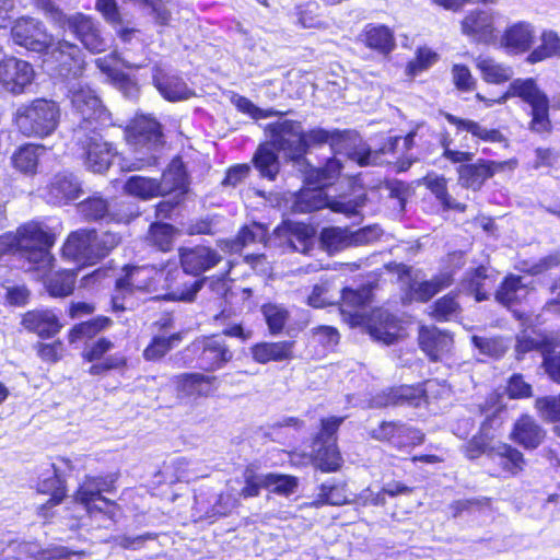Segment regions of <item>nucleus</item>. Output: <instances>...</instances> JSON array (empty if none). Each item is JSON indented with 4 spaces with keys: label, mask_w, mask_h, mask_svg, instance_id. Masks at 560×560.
I'll return each instance as SVG.
<instances>
[{
    "label": "nucleus",
    "mask_w": 560,
    "mask_h": 560,
    "mask_svg": "<svg viewBox=\"0 0 560 560\" xmlns=\"http://www.w3.org/2000/svg\"><path fill=\"white\" fill-rule=\"evenodd\" d=\"M70 94L79 120L73 129L72 149H75L86 168L94 173H103L108 170L116 154V149L103 141L100 132L104 127L112 125L110 114L88 85L80 82L73 84Z\"/></svg>",
    "instance_id": "f257e3e1"
},
{
    "label": "nucleus",
    "mask_w": 560,
    "mask_h": 560,
    "mask_svg": "<svg viewBox=\"0 0 560 560\" xmlns=\"http://www.w3.org/2000/svg\"><path fill=\"white\" fill-rule=\"evenodd\" d=\"M179 259L183 269H170L165 275V298L171 301L190 302L202 288L205 279H191L188 275H202L217 266L222 257L215 249L199 245L180 248Z\"/></svg>",
    "instance_id": "f03ea898"
},
{
    "label": "nucleus",
    "mask_w": 560,
    "mask_h": 560,
    "mask_svg": "<svg viewBox=\"0 0 560 560\" xmlns=\"http://www.w3.org/2000/svg\"><path fill=\"white\" fill-rule=\"evenodd\" d=\"M55 240V234L46 223L27 222L15 233L9 232L0 236V258L5 254H19L35 269L45 272L52 265L50 248Z\"/></svg>",
    "instance_id": "7ed1b4c3"
},
{
    "label": "nucleus",
    "mask_w": 560,
    "mask_h": 560,
    "mask_svg": "<svg viewBox=\"0 0 560 560\" xmlns=\"http://www.w3.org/2000/svg\"><path fill=\"white\" fill-rule=\"evenodd\" d=\"M272 143L278 147L284 156L292 161H300L308 148L328 143L332 151L340 152L346 149V132L314 128L303 131L300 122L283 120L271 124Z\"/></svg>",
    "instance_id": "20e7f679"
},
{
    "label": "nucleus",
    "mask_w": 560,
    "mask_h": 560,
    "mask_svg": "<svg viewBox=\"0 0 560 560\" xmlns=\"http://www.w3.org/2000/svg\"><path fill=\"white\" fill-rule=\"evenodd\" d=\"M119 242L120 237L116 233L81 230L69 235L62 254L78 264L94 265L107 256Z\"/></svg>",
    "instance_id": "39448f33"
},
{
    "label": "nucleus",
    "mask_w": 560,
    "mask_h": 560,
    "mask_svg": "<svg viewBox=\"0 0 560 560\" xmlns=\"http://www.w3.org/2000/svg\"><path fill=\"white\" fill-rule=\"evenodd\" d=\"M60 108L54 101L37 98L16 110L15 122L26 137L45 138L58 127Z\"/></svg>",
    "instance_id": "423d86ee"
},
{
    "label": "nucleus",
    "mask_w": 560,
    "mask_h": 560,
    "mask_svg": "<svg viewBox=\"0 0 560 560\" xmlns=\"http://www.w3.org/2000/svg\"><path fill=\"white\" fill-rule=\"evenodd\" d=\"M509 97H520L530 105L533 116L530 127L533 130L537 132L547 130L549 126V100L537 86L534 79L527 78L513 80L510 83L508 91L498 101V103H503Z\"/></svg>",
    "instance_id": "0eeeda50"
},
{
    "label": "nucleus",
    "mask_w": 560,
    "mask_h": 560,
    "mask_svg": "<svg viewBox=\"0 0 560 560\" xmlns=\"http://www.w3.org/2000/svg\"><path fill=\"white\" fill-rule=\"evenodd\" d=\"M343 420V417L323 419L320 431L314 439L313 464L323 472L337 471L342 465V458L336 444V433Z\"/></svg>",
    "instance_id": "6e6552de"
},
{
    "label": "nucleus",
    "mask_w": 560,
    "mask_h": 560,
    "mask_svg": "<svg viewBox=\"0 0 560 560\" xmlns=\"http://www.w3.org/2000/svg\"><path fill=\"white\" fill-rule=\"evenodd\" d=\"M112 476H86L75 492V501L83 504L88 513H104L109 520L116 517L117 504L103 497L104 492L114 489Z\"/></svg>",
    "instance_id": "1a4fd4ad"
},
{
    "label": "nucleus",
    "mask_w": 560,
    "mask_h": 560,
    "mask_svg": "<svg viewBox=\"0 0 560 560\" xmlns=\"http://www.w3.org/2000/svg\"><path fill=\"white\" fill-rule=\"evenodd\" d=\"M78 210L85 220L105 223H129L139 215L138 208L126 201L109 203L101 196H92L78 205Z\"/></svg>",
    "instance_id": "9d476101"
},
{
    "label": "nucleus",
    "mask_w": 560,
    "mask_h": 560,
    "mask_svg": "<svg viewBox=\"0 0 560 560\" xmlns=\"http://www.w3.org/2000/svg\"><path fill=\"white\" fill-rule=\"evenodd\" d=\"M59 23L63 28L69 30L84 48L92 54H100L106 50L108 42L103 36L100 22L92 16L83 13L72 15L59 13Z\"/></svg>",
    "instance_id": "9b49d317"
},
{
    "label": "nucleus",
    "mask_w": 560,
    "mask_h": 560,
    "mask_svg": "<svg viewBox=\"0 0 560 560\" xmlns=\"http://www.w3.org/2000/svg\"><path fill=\"white\" fill-rule=\"evenodd\" d=\"M186 350L199 352L197 364L206 372L223 369L233 358V352L220 336L197 339Z\"/></svg>",
    "instance_id": "f8f14e48"
},
{
    "label": "nucleus",
    "mask_w": 560,
    "mask_h": 560,
    "mask_svg": "<svg viewBox=\"0 0 560 560\" xmlns=\"http://www.w3.org/2000/svg\"><path fill=\"white\" fill-rule=\"evenodd\" d=\"M11 37L14 44L35 52L49 49L52 36L47 32L43 22L28 16L18 19L12 28Z\"/></svg>",
    "instance_id": "ddd939ff"
},
{
    "label": "nucleus",
    "mask_w": 560,
    "mask_h": 560,
    "mask_svg": "<svg viewBox=\"0 0 560 560\" xmlns=\"http://www.w3.org/2000/svg\"><path fill=\"white\" fill-rule=\"evenodd\" d=\"M324 187L315 185L313 188H304L296 196L292 203V211L295 213H308L325 207H329L335 212L345 213L347 217H353L358 213L357 205L352 201L335 200L328 202Z\"/></svg>",
    "instance_id": "4468645a"
},
{
    "label": "nucleus",
    "mask_w": 560,
    "mask_h": 560,
    "mask_svg": "<svg viewBox=\"0 0 560 560\" xmlns=\"http://www.w3.org/2000/svg\"><path fill=\"white\" fill-rule=\"evenodd\" d=\"M34 78L33 66L25 60L9 57L0 61V88L12 95L25 93Z\"/></svg>",
    "instance_id": "2eb2a0df"
},
{
    "label": "nucleus",
    "mask_w": 560,
    "mask_h": 560,
    "mask_svg": "<svg viewBox=\"0 0 560 560\" xmlns=\"http://www.w3.org/2000/svg\"><path fill=\"white\" fill-rule=\"evenodd\" d=\"M127 141L136 150L145 149L152 152L163 143V132L160 122L145 115L137 116L126 131Z\"/></svg>",
    "instance_id": "dca6fc26"
},
{
    "label": "nucleus",
    "mask_w": 560,
    "mask_h": 560,
    "mask_svg": "<svg viewBox=\"0 0 560 560\" xmlns=\"http://www.w3.org/2000/svg\"><path fill=\"white\" fill-rule=\"evenodd\" d=\"M47 51L48 60L55 63V70L59 75L69 78L78 77L83 69L84 59L81 48L68 40L60 39L52 43Z\"/></svg>",
    "instance_id": "f3484780"
},
{
    "label": "nucleus",
    "mask_w": 560,
    "mask_h": 560,
    "mask_svg": "<svg viewBox=\"0 0 560 560\" xmlns=\"http://www.w3.org/2000/svg\"><path fill=\"white\" fill-rule=\"evenodd\" d=\"M179 399L196 400L211 396L219 388L218 377L200 372L182 373L172 378Z\"/></svg>",
    "instance_id": "a211bd4d"
},
{
    "label": "nucleus",
    "mask_w": 560,
    "mask_h": 560,
    "mask_svg": "<svg viewBox=\"0 0 560 560\" xmlns=\"http://www.w3.org/2000/svg\"><path fill=\"white\" fill-rule=\"evenodd\" d=\"M499 12L491 9H474L462 21V33L474 42L491 44L497 39L494 21Z\"/></svg>",
    "instance_id": "6ab92c4d"
},
{
    "label": "nucleus",
    "mask_w": 560,
    "mask_h": 560,
    "mask_svg": "<svg viewBox=\"0 0 560 560\" xmlns=\"http://www.w3.org/2000/svg\"><path fill=\"white\" fill-rule=\"evenodd\" d=\"M72 470L70 459L59 457L49 467L39 475L37 482V491L50 494L47 504L50 506L59 504L66 497V486L63 476Z\"/></svg>",
    "instance_id": "aec40b11"
},
{
    "label": "nucleus",
    "mask_w": 560,
    "mask_h": 560,
    "mask_svg": "<svg viewBox=\"0 0 560 560\" xmlns=\"http://www.w3.org/2000/svg\"><path fill=\"white\" fill-rule=\"evenodd\" d=\"M152 80L154 86L167 101L176 102L187 100L192 94L186 82L180 77L172 72H167L160 65H155L153 67Z\"/></svg>",
    "instance_id": "412c9836"
},
{
    "label": "nucleus",
    "mask_w": 560,
    "mask_h": 560,
    "mask_svg": "<svg viewBox=\"0 0 560 560\" xmlns=\"http://www.w3.org/2000/svg\"><path fill=\"white\" fill-rule=\"evenodd\" d=\"M47 189L48 201L54 205H63L75 200L82 194L80 179L69 172L56 174Z\"/></svg>",
    "instance_id": "4be33fe9"
},
{
    "label": "nucleus",
    "mask_w": 560,
    "mask_h": 560,
    "mask_svg": "<svg viewBox=\"0 0 560 560\" xmlns=\"http://www.w3.org/2000/svg\"><path fill=\"white\" fill-rule=\"evenodd\" d=\"M535 39L534 26L528 22H517L509 26L502 37L501 46L510 54H523L528 51Z\"/></svg>",
    "instance_id": "5701e85b"
},
{
    "label": "nucleus",
    "mask_w": 560,
    "mask_h": 560,
    "mask_svg": "<svg viewBox=\"0 0 560 560\" xmlns=\"http://www.w3.org/2000/svg\"><path fill=\"white\" fill-rule=\"evenodd\" d=\"M419 343L432 361H438L451 351L453 338L436 327H422L419 331Z\"/></svg>",
    "instance_id": "b1692460"
},
{
    "label": "nucleus",
    "mask_w": 560,
    "mask_h": 560,
    "mask_svg": "<svg viewBox=\"0 0 560 560\" xmlns=\"http://www.w3.org/2000/svg\"><path fill=\"white\" fill-rule=\"evenodd\" d=\"M510 438L525 450H535L544 441L545 431L535 419L524 415L515 421Z\"/></svg>",
    "instance_id": "393cba45"
},
{
    "label": "nucleus",
    "mask_w": 560,
    "mask_h": 560,
    "mask_svg": "<svg viewBox=\"0 0 560 560\" xmlns=\"http://www.w3.org/2000/svg\"><path fill=\"white\" fill-rule=\"evenodd\" d=\"M280 237H285L288 246L294 252L308 254L314 247V230L300 222H285L277 229Z\"/></svg>",
    "instance_id": "a878e982"
},
{
    "label": "nucleus",
    "mask_w": 560,
    "mask_h": 560,
    "mask_svg": "<svg viewBox=\"0 0 560 560\" xmlns=\"http://www.w3.org/2000/svg\"><path fill=\"white\" fill-rule=\"evenodd\" d=\"M267 131L269 132L270 140L258 147L254 154L253 163L261 177L275 180L280 171V162L276 151H282L272 143L271 124L267 126Z\"/></svg>",
    "instance_id": "bb28decb"
},
{
    "label": "nucleus",
    "mask_w": 560,
    "mask_h": 560,
    "mask_svg": "<svg viewBox=\"0 0 560 560\" xmlns=\"http://www.w3.org/2000/svg\"><path fill=\"white\" fill-rule=\"evenodd\" d=\"M23 326L42 338H50L59 332L61 324L57 314L50 310L27 312L22 320Z\"/></svg>",
    "instance_id": "cd10ccee"
},
{
    "label": "nucleus",
    "mask_w": 560,
    "mask_h": 560,
    "mask_svg": "<svg viewBox=\"0 0 560 560\" xmlns=\"http://www.w3.org/2000/svg\"><path fill=\"white\" fill-rule=\"evenodd\" d=\"M498 166L495 162L487 160H479L474 164H463L458 167L459 182L462 186L477 190L494 175Z\"/></svg>",
    "instance_id": "c85d7f7f"
},
{
    "label": "nucleus",
    "mask_w": 560,
    "mask_h": 560,
    "mask_svg": "<svg viewBox=\"0 0 560 560\" xmlns=\"http://www.w3.org/2000/svg\"><path fill=\"white\" fill-rule=\"evenodd\" d=\"M425 389L421 386H399L390 388L382 396L374 398L373 404L376 407L389 405H409L418 407L424 396Z\"/></svg>",
    "instance_id": "c756f323"
},
{
    "label": "nucleus",
    "mask_w": 560,
    "mask_h": 560,
    "mask_svg": "<svg viewBox=\"0 0 560 560\" xmlns=\"http://www.w3.org/2000/svg\"><path fill=\"white\" fill-rule=\"evenodd\" d=\"M493 285L494 279L488 273V269L483 266L467 272L462 281V287L474 294L478 302L489 299Z\"/></svg>",
    "instance_id": "7c9ffc66"
},
{
    "label": "nucleus",
    "mask_w": 560,
    "mask_h": 560,
    "mask_svg": "<svg viewBox=\"0 0 560 560\" xmlns=\"http://www.w3.org/2000/svg\"><path fill=\"white\" fill-rule=\"evenodd\" d=\"M453 277L450 272H442L431 280L413 281L409 285L408 296L410 300L427 302L432 299L439 291L451 285Z\"/></svg>",
    "instance_id": "2f4dec72"
},
{
    "label": "nucleus",
    "mask_w": 560,
    "mask_h": 560,
    "mask_svg": "<svg viewBox=\"0 0 560 560\" xmlns=\"http://www.w3.org/2000/svg\"><path fill=\"white\" fill-rule=\"evenodd\" d=\"M293 342H260L252 347L253 359L260 364L270 361H283L292 357Z\"/></svg>",
    "instance_id": "473e14b6"
},
{
    "label": "nucleus",
    "mask_w": 560,
    "mask_h": 560,
    "mask_svg": "<svg viewBox=\"0 0 560 560\" xmlns=\"http://www.w3.org/2000/svg\"><path fill=\"white\" fill-rule=\"evenodd\" d=\"M492 459L511 476L517 475L525 465L524 455L509 444H500L491 450Z\"/></svg>",
    "instance_id": "72a5a7b5"
},
{
    "label": "nucleus",
    "mask_w": 560,
    "mask_h": 560,
    "mask_svg": "<svg viewBox=\"0 0 560 560\" xmlns=\"http://www.w3.org/2000/svg\"><path fill=\"white\" fill-rule=\"evenodd\" d=\"M444 117L450 124L456 126L458 131L469 132L472 137H476L479 140L486 142L503 141V136L498 129H488L477 121L463 119L450 113H445Z\"/></svg>",
    "instance_id": "f704fd0d"
},
{
    "label": "nucleus",
    "mask_w": 560,
    "mask_h": 560,
    "mask_svg": "<svg viewBox=\"0 0 560 560\" xmlns=\"http://www.w3.org/2000/svg\"><path fill=\"white\" fill-rule=\"evenodd\" d=\"M20 555L34 558L36 560H61L69 559L73 552L67 547L52 545L43 548L36 541H22L18 544Z\"/></svg>",
    "instance_id": "c9c22d12"
},
{
    "label": "nucleus",
    "mask_w": 560,
    "mask_h": 560,
    "mask_svg": "<svg viewBox=\"0 0 560 560\" xmlns=\"http://www.w3.org/2000/svg\"><path fill=\"white\" fill-rule=\"evenodd\" d=\"M476 67L480 71L482 79L493 84L508 82L514 73L510 66L498 62L490 57H478L476 59Z\"/></svg>",
    "instance_id": "e433bc0d"
},
{
    "label": "nucleus",
    "mask_w": 560,
    "mask_h": 560,
    "mask_svg": "<svg viewBox=\"0 0 560 560\" xmlns=\"http://www.w3.org/2000/svg\"><path fill=\"white\" fill-rule=\"evenodd\" d=\"M44 152V147L37 144H24L12 155L11 161L19 172L33 175L36 173L38 160Z\"/></svg>",
    "instance_id": "4c0bfd02"
},
{
    "label": "nucleus",
    "mask_w": 560,
    "mask_h": 560,
    "mask_svg": "<svg viewBox=\"0 0 560 560\" xmlns=\"http://www.w3.org/2000/svg\"><path fill=\"white\" fill-rule=\"evenodd\" d=\"M364 43L368 47L387 55L395 47L393 32L384 25H368L363 33Z\"/></svg>",
    "instance_id": "58836bf2"
},
{
    "label": "nucleus",
    "mask_w": 560,
    "mask_h": 560,
    "mask_svg": "<svg viewBox=\"0 0 560 560\" xmlns=\"http://www.w3.org/2000/svg\"><path fill=\"white\" fill-rule=\"evenodd\" d=\"M182 341L180 334H159L151 338L144 348L142 357L145 361H159Z\"/></svg>",
    "instance_id": "ea45409f"
},
{
    "label": "nucleus",
    "mask_w": 560,
    "mask_h": 560,
    "mask_svg": "<svg viewBox=\"0 0 560 560\" xmlns=\"http://www.w3.org/2000/svg\"><path fill=\"white\" fill-rule=\"evenodd\" d=\"M159 184H161L162 195H166L175 190L184 192L187 186V174L182 161L173 160L168 168L163 172Z\"/></svg>",
    "instance_id": "a19ab883"
},
{
    "label": "nucleus",
    "mask_w": 560,
    "mask_h": 560,
    "mask_svg": "<svg viewBox=\"0 0 560 560\" xmlns=\"http://www.w3.org/2000/svg\"><path fill=\"white\" fill-rule=\"evenodd\" d=\"M320 244L329 253L339 252L351 247L352 236L348 228L329 226L320 232Z\"/></svg>",
    "instance_id": "79ce46f5"
},
{
    "label": "nucleus",
    "mask_w": 560,
    "mask_h": 560,
    "mask_svg": "<svg viewBox=\"0 0 560 560\" xmlns=\"http://www.w3.org/2000/svg\"><path fill=\"white\" fill-rule=\"evenodd\" d=\"M527 294V288L522 282V277L509 276L501 283L495 292V299L499 303L511 306Z\"/></svg>",
    "instance_id": "37998d69"
},
{
    "label": "nucleus",
    "mask_w": 560,
    "mask_h": 560,
    "mask_svg": "<svg viewBox=\"0 0 560 560\" xmlns=\"http://www.w3.org/2000/svg\"><path fill=\"white\" fill-rule=\"evenodd\" d=\"M540 45L527 56L529 63H537L552 57H560V37L553 31H545L540 37Z\"/></svg>",
    "instance_id": "c03bdc74"
},
{
    "label": "nucleus",
    "mask_w": 560,
    "mask_h": 560,
    "mask_svg": "<svg viewBox=\"0 0 560 560\" xmlns=\"http://www.w3.org/2000/svg\"><path fill=\"white\" fill-rule=\"evenodd\" d=\"M549 349L550 345L547 339L534 330H524L516 337L515 351L517 359L530 351H539L545 357Z\"/></svg>",
    "instance_id": "a18cd8bd"
},
{
    "label": "nucleus",
    "mask_w": 560,
    "mask_h": 560,
    "mask_svg": "<svg viewBox=\"0 0 560 560\" xmlns=\"http://www.w3.org/2000/svg\"><path fill=\"white\" fill-rule=\"evenodd\" d=\"M124 189L127 194L141 199H150L162 195L161 184L156 179L131 176L125 184Z\"/></svg>",
    "instance_id": "49530a36"
},
{
    "label": "nucleus",
    "mask_w": 560,
    "mask_h": 560,
    "mask_svg": "<svg viewBox=\"0 0 560 560\" xmlns=\"http://www.w3.org/2000/svg\"><path fill=\"white\" fill-rule=\"evenodd\" d=\"M113 320L106 316H97L88 322L75 325L70 331V342L81 338H93L98 332L107 329Z\"/></svg>",
    "instance_id": "de8ad7c7"
},
{
    "label": "nucleus",
    "mask_w": 560,
    "mask_h": 560,
    "mask_svg": "<svg viewBox=\"0 0 560 560\" xmlns=\"http://www.w3.org/2000/svg\"><path fill=\"white\" fill-rule=\"evenodd\" d=\"M75 272L63 270L56 272L46 281V288L52 296H67L72 293L75 282Z\"/></svg>",
    "instance_id": "09e8293b"
},
{
    "label": "nucleus",
    "mask_w": 560,
    "mask_h": 560,
    "mask_svg": "<svg viewBox=\"0 0 560 560\" xmlns=\"http://www.w3.org/2000/svg\"><path fill=\"white\" fill-rule=\"evenodd\" d=\"M342 164L339 159H329L323 167L315 170L310 174L308 179L314 180L315 185L329 186L340 174Z\"/></svg>",
    "instance_id": "8fccbe9b"
},
{
    "label": "nucleus",
    "mask_w": 560,
    "mask_h": 560,
    "mask_svg": "<svg viewBox=\"0 0 560 560\" xmlns=\"http://www.w3.org/2000/svg\"><path fill=\"white\" fill-rule=\"evenodd\" d=\"M149 240L160 250H170L174 241L173 225L168 223H153L150 226Z\"/></svg>",
    "instance_id": "3c124183"
},
{
    "label": "nucleus",
    "mask_w": 560,
    "mask_h": 560,
    "mask_svg": "<svg viewBox=\"0 0 560 560\" xmlns=\"http://www.w3.org/2000/svg\"><path fill=\"white\" fill-rule=\"evenodd\" d=\"M266 489L277 494L289 495L298 488V478L289 475L266 474Z\"/></svg>",
    "instance_id": "603ef678"
},
{
    "label": "nucleus",
    "mask_w": 560,
    "mask_h": 560,
    "mask_svg": "<svg viewBox=\"0 0 560 560\" xmlns=\"http://www.w3.org/2000/svg\"><path fill=\"white\" fill-rule=\"evenodd\" d=\"M244 487L240 495L244 499L258 497L261 489H266V474H258L253 467H246L243 472Z\"/></svg>",
    "instance_id": "864d4df0"
},
{
    "label": "nucleus",
    "mask_w": 560,
    "mask_h": 560,
    "mask_svg": "<svg viewBox=\"0 0 560 560\" xmlns=\"http://www.w3.org/2000/svg\"><path fill=\"white\" fill-rule=\"evenodd\" d=\"M261 311L270 332L273 335L279 334L288 320V311L277 304H266Z\"/></svg>",
    "instance_id": "5fc2aeb1"
},
{
    "label": "nucleus",
    "mask_w": 560,
    "mask_h": 560,
    "mask_svg": "<svg viewBox=\"0 0 560 560\" xmlns=\"http://www.w3.org/2000/svg\"><path fill=\"white\" fill-rule=\"evenodd\" d=\"M120 61L121 65L127 69H140L145 66V63H136L127 60L126 58H118L116 52H113L108 56L97 58L95 60L96 67L105 74L110 78L117 79L119 73L116 69V63Z\"/></svg>",
    "instance_id": "6e6d98bb"
},
{
    "label": "nucleus",
    "mask_w": 560,
    "mask_h": 560,
    "mask_svg": "<svg viewBox=\"0 0 560 560\" xmlns=\"http://www.w3.org/2000/svg\"><path fill=\"white\" fill-rule=\"evenodd\" d=\"M471 340L474 346L478 348L481 353L493 358L502 357L508 349L504 340L499 337L486 338L474 336Z\"/></svg>",
    "instance_id": "4d7b16f0"
},
{
    "label": "nucleus",
    "mask_w": 560,
    "mask_h": 560,
    "mask_svg": "<svg viewBox=\"0 0 560 560\" xmlns=\"http://www.w3.org/2000/svg\"><path fill=\"white\" fill-rule=\"evenodd\" d=\"M452 80L455 88L463 93L472 92L477 85L476 79L465 65L455 63L452 67Z\"/></svg>",
    "instance_id": "13d9d810"
},
{
    "label": "nucleus",
    "mask_w": 560,
    "mask_h": 560,
    "mask_svg": "<svg viewBox=\"0 0 560 560\" xmlns=\"http://www.w3.org/2000/svg\"><path fill=\"white\" fill-rule=\"evenodd\" d=\"M423 433L412 427L400 422L396 440H393V446L401 450L409 446L419 445L423 442Z\"/></svg>",
    "instance_id": "bf43d9fd"
},
{
    "label": "nucleus",
    "mask_w": 560,
    "mask_h": 560,
    "mask_svg": "<svg viewBox=\"0 0 560 560\" xmlns=\"http://www.w3.org/2000/svg\"><path fill=\"white\" fill-rule=\"evenodd\" d=\"M535 406L545 420L560 421V395L538 398Z\"/></svg>",
    "instance_id": "052dcab7"
},
{
    "label": "nucleus",
    "mask_w": 560,
    "mask_h": 560,
    "mask_svg": "<svg viewBox=\"0 0 560 560\" xmlns=\"http://www.w3.org/2000/svg\"><path fill=\"white\" fill-rule=\"evenodd\" d=\"M114 348V342L105 337H101L84 346L82 358L88 362H95L104 358V355Z\"/></svg>",
    "instance_id": "680f3d73"
},
{
    "label": "nucleus",
    "mask_w": 560,
    "mask_h": 560,
    "mask_svg": "<svg viewBox=\"0 0 560 560\" xmlns=\"http://www.w3.org/2000/svg\"><path fill=\"white\" fill-rule=\"evenodd\" d=\"M317 502L320 504L340 505L346 502V495L341 488L327 481L322 483L318 489Z\"/></svg>",
    "instance_id": "e2e57ef3"
},
{
    "label": "nucleus",
    "mask_w": 560,
    "mask_h": 560,
    "mask_svg": "<svg viewBox=\"0 0 560 560\" xmlns=\"http://www.w3.org/2000/svg\"><path fill=\"white\" fill-rule=\"evenodd\" d=\"M458 303L454 296L445 295L434 303L433 316L436 320L445 322L456 316Z\"/></svg>",
    "instance_id": "0e129e2a"
},
{
    "label": "nucleus",
    "mask_w": 560,
    "mask_h": 560,
    "mask_svg": "<svg viewBox=\"0 0 560 560\" xmlns=\"http://www.w3.org/2000/svg\"><path fill=\"white\" fill-rule=\"evenodd\" d=\"M369 330L375 340L382 341L385 345H392L397 339V327L394 320L389 318V315H386L385 326L370 325Z\"/></svg>",
    "instance_id": "69168bd1"
},
{
    "label": "nucleus",
    "mask_w": 560,
    "mask_h": 560,
    "mask_svg": "<svg viewBox=\"0 0 560 560\" xmlns=\"http://www.w3.org/2000/svg\"><path fill=\"white\" fill-rule=\"evenodd\" d=\"M232 103L240 112L247 114L255 119L271 117L276 114V112L272 109L264 110L257 107L250 100L245 96L234 95L232 97Z\"/></svg>",
    "instance_id": "338daca9"
},
{
    "label": "nucleus",
    "mask_w": 560,
    "mask_h": 560,
    "mask_svg": "<svg viewBox=\"0 0 560 560\" xmlns=\"http://www.w3.org/2000/svg\"><path fill=\"white\" fill-rule=\"evenodd\" d=\"M313 340L324 348H332L339 342V332L331 326H318L312 329Z\"/></svg>",
    "instance_id": "774afa93"
}]
</instances>
